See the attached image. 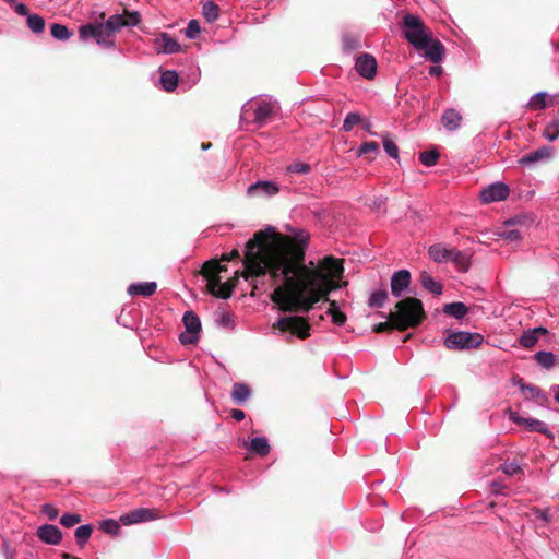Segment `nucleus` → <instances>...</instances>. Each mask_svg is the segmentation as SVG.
Listing matches in <instances>:
<instances>
[{
    "mask_svg": "<svg viewBox=\"0 0 559 559\" xmlns=\"http://www.w3.org/2000/svg\"><path fill=\"white\" fill-rule=\"evenodd\" d=\"M308 239L309 234L302 229L290 238L269 227L247 243L243 277L258 288L269 275L271 286H275L272 300L283 311L307 312L340 287L335 280L344 271L341 260L325 257L318 267L313 262L311 266L305 264Z\"/></svg>",
    "mask_w": 559,
    "mask_h": 559,
    "instance_id": "f257e3e1",
    "label": "nucleus"
},
{
    "mask_svg": "<svg viewBox=\"0 0 559 559\" xmlns=\"http://www.w3.org/2000/svg\"><path fill=\"white\" fill-rule=\"evenodd\" d=\"M400 28L407 43L417 51H423L421 56L433 62L439 63L445 57L443 44L433 37L431 29L417 15L406 13L400 22Z\"/></svg>",
    "mask_w": 559,
    "mask_h": 559,
    "instance_id": "f03ea898",
    "label": "nucleus"
},
{
    "mask_svg": "<svg viewBox=\"0 0 559 559\" xmlns=\"http://www.w3.org/2000/svg\"><path fill=\"white\" fill-rule=\"evenodd\" d=\"M425 317L423 304L414 297L405 298L396 304V311L389 314L390 320L400 330L418 325Z\"/></svg>",
    "mask_w": 559,
    "mask_h": 559,
    "instance_id": "7ed1b4c3",
    "label": "nucleus"
},
{
    "mask_svg": "<svg viewBox=\"0 0 559 559\" xmlns=\"http://www.w3.org/2000/svg\"><path fill=\"white\" fill-rule=\"evenodd\" d=\"M226 271V267L218 262L209 261L202 266V275L207 280V289L211 294L218 298L227 299L231 296L237 286L238 277L237 272L233 278L222 283L219 274Z\"/></svg>",
    "mask_w": 559,
    "mask_h": 559,
    "instance_id": "20e7f679",
    "label": "nucleus"
},
{
    "mask_svg": "<svg viewBox=\"0 0 559 559\" xmlns=\"http://www.w3.org/2000/svg\"><path fill=\"white\" fill-rule=\"evenodd\" d=\"M273 329H277L280 334L285 335L287 342L294 336L305 340L310 336V325L306 319L297 316H285L277 319L273 324Z\"/></svg>",
    "mask_w": 559,
    "mask_h": 559,
    "instance_id": "39448f33",
    "label": "nucleus"
},
{
    "mask_svg": "<svg viewBox=\"0 0 559 559\" xmlns=\"http://www.w3.org/2000/svg\"><path fill=\"white\" fill-rule=\"evenodd\" d=\"M484 341L479 333L465 331L451 332L444 340V345L449 349L462 350L478 347Z\"/></svg>",
    "mask_w": 559,
    "mask_h": 559,
    "instance_id": "423d86ee",
    "label": "nucleus"
},
{
    "mask_svg": "<svg viewBox=\"0 0 559 559\" xmlns=\"http://www.w3.org/2000/svg\"><path fill=\"white\" fill-rule=\"evenodd\" d=\"M186 332L181 333L179 340L181 344H194L199 338V332L201 330V321L193 311H187L182 318Z\"/></svg>",
    "mask_w": 559,
    "mask_h": 559,
    "instance_id": "0eeeda50",
    "label": "nucleus"
},
{
    "mask_svg": "<svg viewBox=\"0 0 559 559\" xmlns=\"http://www.w3.org/2000/svg\"><path fill=\"white\" fill-rule=\"evenodd\" d=\"M509 187L503 182H495L485 187L479 198L484 203H491L506 200L509 195Z\"/></svg>",
    "mask_w": 559,
    "mask_h": 559,
    "instance_id": "6e6552de",
    "label": "nucleus"
},
{
    "mask_svg": "<svg viewBox=\"0 0 559 559\" xmlns=\"http://www.w3.org/2000/svg\"><path fill=\"white\" fill-rule=\"evenodd\" d=\"M377 67V60L370 53H364L357 57L355 61V70L360 76L367 80H372L376 76Z\"/></svg>",
    "mask_w": 559,
    "mask_h": 559,
    "instance_id": "1a4fd4ad",
    "label": "nucleus"
},
{
    "mask_svg": "<svg viewBox=\"0 0 559 559\" xmlns=\"http://www.w3.org/2000/svg\"><path fill=\"white\" fill-rule=\"evenodd\" d=\"M155 519H157L155 510L146 508H140L120 516V521L124 525L148 522Z\"/></svg>",
    "mask_w": 559,
    "mask_h": 559,
    "instance_id": "9d476101",
    "label": "nucleus"
},
{
    "mask_svg": "<svg viewBox=\"0 0 559 559\" xmlns=\"http://www.w3.org/2000/svg\"><path fill=\"white\" fill-rule=\"evenodd\" d=\"M153 48L157 53L171 55L180 51L181 46L168 33H162L154 39Z\"/></svg>",
    "mask_w": 559,
    "mask_h": 559,
    "instance_id": "9b49d317",
    "label": "nucleus"
},
{
    "mask_svg": "<svg viewBox=\"0 0 559 559\" xmlns=\"http://www.w3.org/2000/svg\"><path fill=\"white\" fill-rule=\"evenodd\" d=\"M411 284V273L407 270H400L393 273L391 277V293L399 298Z\"/></svg>",
    "mask_w": 559,
    "mask_h": 559,
    "instance_id": "f8f14e48",
    "label": "nucleus"
},
{
    "mask_svg": "<svg viewBox=\"0 0 559 559\" xmlns=\"http://www.w3.org/2000/svg\"><path fill=\"white\" fill-rule=\"evenodd\" d=\"M250 109H253V120L259 124H263L274 112L275 104L271 100L261 99L254 104H250Z\"/></svg>",
    "mask_w": 559,
    "mask_h": 559,
    "instance_id": "ddd939ff",
    "label": "nucleus"
},
{
    "mask_svg": "<svg viewBox=\"0 0 559 559\" xmlns=\"http://www.w3.org/2000/svg\"><path fill=\"white\" fill-rule=\"evenodd\" d=\"M37 537L47 545H58L62 539V533L58 526L44 524L37 528Z\"/></svg>",
    "mask_w": 559,
    "mask_h": 559,
    "instance_id": "4468645a",
    "label": "nucleus"
},
{
    "mask_svg": "<svg viewBox=\"0 0 559 559\" xmlns=\"http://www.w3.org/2000/svg\"><path fill=\"white\" fill-rule=\"evenodd\" d=\"M510 419L519 425H523L525 429L528 431H537L540 433L549 432L548 425L542 420L534 418H524L515 412L510 414Z\"/></svg>",
    "mask_w": 559,
    "mask_h": 559,
    "instance_id": "2eb2a0df",
    "label": "nucleus"
},
{
    "mask_svg": "<svg viewBox=\"0 0 559 559\" xmlns=\"http://www.w3.org/2000/svg\"><path fill=\"white\" fill-rule=\"evenodd\" d=\"M280 191L276 182L260 180L249 186L247 193L249 195H275Z\"/></svg>",
    "mask_w": 559,
    "mask_h": 559,
    "instance_id": "dca6fc26",
    "label": "nucleus"
},
{
    "mask_svg": "<svg viewBox=\"0 0 559 559\" xmlns=\"http://www.w3.org/2000/svg\"><path fill=\"white\" fill-rule=\"evenodd\" d=\"M552 148L549 146H542L536 151L523 155L519 163L523 166H531L537 162L548 159L551 156Z\"/></svg>",
    "mask_w": 559,
    "mask_h": 559,
    "instance_id": "f3484780",
    "label": "nucleus"
},
{
    "mask_svg": "<svg viewBox=\"0 0 559 559\" xmlns=\"http://www.w3.org/2000/svg\"><path fill=\"white\" fill-rule=\"evenodd\" d=\"M157 284L155 282H138L128 286L127 292L130 296L151 297L155 294Z\"/></svg>",
    "mask_w": 559,
    "mask_h": 559,
    "instance_id": "a211bd4d",
    "label": "nucleus"
},
{
    "mask_svg": "<svg viewBox=\"0 0 559 559\" xmlns=\"http://www.w3.org/2000/svg\"><path fill=\"white\" fill-rule=\"evenodd\" d=\"M452 247H448L444 243H435L428 248L429 258L436 263H448Z\"/></svg>",
    "mask_w": 559,
    "mask_h": 559,
    "instance_id": "6ab92c4d",
    "label": "nucleus"
},
{
    "mask_svg": "<svg viewBox=\"0 0 559 559\" xmlns=\"http://www.w3.org/2000/svg\"><path fill=\"white\" fill-rule=\"evenodd\" d=\"M546 333L547 330L543 326L530 329L523 332V334L519 338V343L524 348H532L537 343L539 336Z\"/></svg>",
    "mask_w": 559,
    "mask_h": 559,
    "instance_id": "aec40b11",
    "label": "nucleus"
},
{
    "mask_svg": "<svg viewBox=\"0 0 559 559\" xmlns=\"http://www.w3.org/2000/svg\"><path fill=\"white\" fill-rule=\"evenodd\" d=\"M449 262L453 263L460 272H466L469 269V258L468 255L452 247V251L450 253Z\"/></svg>",
    "mask_w": 559,
    "mask_h": 559,
    "instance_id": "412c9836",
    "label": "nucleus"
},
{
    "mask_svg": "<svg viewBox=\"0 0 559 559\" xmlns=\"http://www.w3.org/2000/svg\"><path fill=\"white\" fill-rule=\"evenodd\" d=\"M461 121L462 116L455 109H447L441 117L443 127L449 131L456 130L460 127Z\"/></svg>",
    "mask_w": 559,
    "mask_h": 559,
    "instance_id": "4be33fe9",
    "label": "nucleus"
},
{
    "mask_svg": "<svg viewBox=\"0 0 559 559\" xmlns=\"http://www.w3.org/2000/svg\"><path fill=\"white\" fill-rule=\"evenodd\" d=\"M420 283L421 286L431 293L432 295L439 296L442 294L443 286L440 282H437L432 276H430L427 272H423L420 274Z\"/></svg>",
    "mask_w": 559,
    "mask_h": 559,
    "instance_id": "5701e85b",
    "label": "nucleus"
},
{
    "mask_svg": "<svg viewBox=\"0 0 559 559\" xmlns=\"http://www.w3.org/2000/svg\"><path fill=\"white\" fill-rule=\"evenodd\" d=\"M231 399L236 404H242L251 395V389L241 382H237L233 385Z\"/></svg>",
    "mask_w": 559,
    "mask_h": 559,
    "instance_id": "b1692460",
    "label": "nucleus"
},
{
    "mask_svg": "<svg viewBox=\"0 0 559 559\" xmlns=\"http://www.w3.org/2000/svg\"><path fill=\"white\" fill-rule=\"evenodd\" d=\"M443 312L455 319H462L467 314L468 309L464 302L456 301L444 305Z\"/></svg>",
    "mask_w": 559,
    "mask_h": 559,
    "instance_id": "393cba45",
    "label": "nucleus"
},
{
    "mask_svg": "<svg viewBox=\"0 0 559 559\" xmlns=\"http://www.w3.org/2000/svg\"><path fill=\"white\" fill-rule=\"evenodd\" d=\"M104 26L106 28V36L110 37L124 26V17L120 14H114L108 17Z\"/></svg>",
    "mask_w": 559,
    "mask_h": 559,
    "instance_id": "a878e982",
    "label": "nucleus"
},
{
    "mask_svg": "<svg viewBox=\"0 0 559 559\" xmlns=\"http://www.w3.org/2000/svg\"><path fill=\"white\" fill-rule=\"evenodd\" d=\"M160 84L167 92H173L178 85V74L174 70H166L160 74Z\"/></svg>",
    "mask_w": 559,
    "mask_h": 559,
    "instance_id": "bb28decb",
    "label": "nucleus"
},
{
    "mask_svg": "<svg viewBox=\"0 0 559 559\" xmlns=\"http://www.w3.org/2000/svg\"><path fill=\"white\" fill-rule=\"evenodd\" d=\"M534 359L536 360V362L539 366H542L546 369L552 368L556 364V355L552 352H545V350L537 352L534 355Z\"/></svg>",
    "mask_w": 559,
    "mask_h": 559,
    "instance_id": "cd10ccee",
    "label": "nucleus"
},
{
    "mask_svg": "<svg viewBox=\"0 0 559 559\" xmlns=\"http://www.w3.org/2000/svg\"><path fill=\"white\" fill-rule=\"evenodd\" d=\"M249 450L259 455H265L270 452V444L265 438L255 437L251 439Z\"/></svg>",
    "mask_w": 559,
    "mask_h": 559,
    "instance_id": "c85d7f7f",
    "label": "nucleus"
},
{
    "mask_svg": "<svg viewBox=\"0 0 559 559\" xmlns=\"http://www.w3.org/2000/svg\"><path fill=\"white\" fill-rule=\"evenodd\" d=\"M342 47L345 52H353L361 47L360 38L352 34H344L342 36Z\"/></svg>",
    "mask_w": 559,
    "mask_h": 559,
    "instance_id": "c756f323",
    "label": "nucleus"
},
{
    "mask_svg": "<svg viewBox=\"0 0 559 559\" xmlns=\"http://www.w3.org/2000/svg\"><path fill=\"white\" fill-rule=\"evenodd\" d=\"M386 289L374 290L370 294L368 305L371 308H382L388 299Z\"/></svg>",
    "mask_w": 559,
    "mask_h": 559,
    "instance_id": "7c9ffc66",
    "label": "nucleus"
},
{
    "mask_svg": "<svg viewBox=\"0 0 559 559\" xmlns=\"http://www.w3.org/2000/svg\"><path fill=\"white\" fill-rule=\"evenodd\" d=\"M93 532V526L91 524H84L79 526L75 530V539L79 546L83 547L87 540L90 539Z\"/></svg>",
    "mask_w": 559,
    "mask_h": 559,
    "instance_id": "2f4dec72",
    "label": "nucleus"
},
{
    "mask_svg": "<svg viewBox=\"0 0 559 559\" xmlns=\"http://www.w3.org/2000/svg\"><path fill=\"white\" fill-rule=\"evenodd\" d=\"M27 26L35 34H40L45 29V20L36 13H31L27 16Z\"/></svg>",
    "mask_w": 559,
    "mask_h": 559,
    "instance_id": "473e14b6",
    "label": "nucleus"
},
{
    "mask_svg": "<svg viewBox=\"0 0 559 559\" xmlns=\"http://www.w3.org/2000/svg\"><path fill=\"white\" fill-rule=\"evenodd\" d=\"M50 33L53 38L62 41L68 40L72 35L67 26L59 23H53L50 26Z\"/></svg>",
    "mask_w": 559,
    "mask_h": 559,
    "instance_id": "72a5a7b5",
    "label": "nucleus"
},
{
    "mask_svg": "<svg viewBox=\"0 0 559 559\" xmlns=\"http://www.w3.org/2000/svg\"><path fill=\"white\" fill-rule=\"evenodd\" d=\"M440 154L437 150L424 151L419 153V162L427 167L435 166L438 163Z\"/></svg>",
    "mask_w": 559,
    "mask_h": 559,
    "instance_id": "f704fd0d",
    "label": "nucleus"
},
{
    "mask_svg": "<svg viewBox=\"0 0 559 559\" xmlns=\"http://www.w3.org/2000/svg\"><path fill=\"white\" fill-rule=\"evenodd\" d=\"M218 5L214 2H206L203 4L202 13L207 22H214L218 19Z\"/></svg>",
    "mask_w": 559,
    "mask_h": 559,
    "instance_id": "c9c22d12",
    "label": "nucleus"
},
{
    "mask_svg": "<svg viewBox=\"0 0 559 559\" xmlns=\"http://www.w3.org/2000/svg\"><path fill=\"white\" fill-rule=\"evenodd\" d=\"M215 322L218 326L225 328V329H233L234 328V320L230 313L226 311H219L215 314Z\"/></svg>",
    "mask_w": 559,
    "mask_h": 559,
    "instance_id": "e433bc0d",
    "label": "nucleus"
},
{
    "mask_svg": "<svg viewBox=\"0 0 559 559\" xmlns=\"http://www.w3.org/2000/svg\"><path fill=\"white\" fill-rule=\"evenodd\" d=\"M361 121V116L358 112H348L343 121V130L349 132L355 126Z\"/></svg>",
    "mask_w": 559,
    "mask_h": 559,
    "instance_id": "4c0bfd02",
    "label": "nucleus"
},
{
    "mask_svg": "<svg viewBox=\"0 0 559 559\" xmlns=\"http://www.w3.org/2000/svg\"><path fill=\"white\" fill-rule=\"evenodd\" d=\"M100 530L110 535H117L120 531V525L112 519H107L100 522Z\"/></svg>",
    "mask_w": 559,
    "mask_h": 559,
    "instance_id": "58836bf2",
    "label": "nucleus"
},
{
    "mask_svg": "<svg viewBox=\"0 0 559 559\" xmlns=\"http://www.w3.org/2000/svg\"><path fill=\"white\" fill-rule=\"evenodd\" d=\"M546 96H547V93L545 92H539V93H536L534 94L531 99H530V106L531 108L533 109H544L546 108Z\"/></svg>",
    "mask_w": 559,
    "mask_h": 559,
    "instance_id": "ea45409f",
    "label": "nucleus"
},
{
    "mask_svg": "<svg viewBox=\"0 0 559 559\" xmlns=\"http://www.w3.org/2000/svg\"><path fill=\"white\" fill-rule=\"evenodd\" d=\"M287 173H295L300 175H307L311 171V166L304 162L290 164L286 167Z\"/></svg>",
    "mask_w": 559,
    "mask_h": 559,
    "instance_id": "a19ab883",
    "label": "nucleus"
},
{
    "mask_svg": "<svg viewBox=\"0 0 559 559\" xmlns=\"http://www.w3.org/2000/svg\"><path fill=\"white\" fill-rule=\"evenodd\" d=\"M328 313L331 314L332 321L336 325H343L346 321V316L336 309L335 301L331 302V308L329 309Z\"/></svg>",
    "mask_w": 559,
    "mask_h": 559,
    "instance_id": "79ce46f5",
    "label": "nucleus"
},
{
    "mask_svg": "<svg viewBox=\"0 0 559 559\" xmlns=\"http://www.w3.org/2000/svg\"><path fill=\"white\" fill-rule=\"evenodd\" d=\"M383 148L390 157L394 159L399 157V147L388 135L383 136Z\"/></svg>",
    "mask_w": 559,
    "mask_h": 559,
    "instance_id": "37998d69",
    "label": "nucleus"
},
{
    "mask_svg": "<svg viewBox=\"0 0 559 559\" xmlns=\"http://www.w3.org/2000/svg\"><path fill=\"white\" fill-rule=\"evenodd\" d=\"M544 136L549 141L554 142L559 136V121L555 120L549 123L544 132Z\"/></svg>",
    "mask_w": 559,
    "mask_h": 559,
    "instance_id": "c03bdc74",
    "label": "nucleus"
},
{
    "mask_svg": "<svg viewBox=\"0 0 559 559\" xmlns=\"http://www.w3.org/2000/svg\"><path fill=\"white\" fill-rule=\"evenodd\" d=\"M95 31H96V24H94V23H88V24L82 25L79 28L80 38L82 40H87L90 38H94Z\"/></svg>",
    "mask_w": 559,
    "mask_h": 559,
    "instance_id": "a18cd8bd",
    "label": "nucleus"
},
{
    "mask_svg": "<svg viewBox=\"0 0 559 559\" xmlns=\"http://www.w3.org/2000/svg\"><path fill=\"white\" fill-rule=\"evenodd\" d=\"M106 28L104 24H96V31L94 35V39L96 40V43L103 46H112V43H106Z\"/></svg>",
    "mask_w": 559,
    "mask_h": 559,
    "instance_id": "49530a36",
    "label": "nucleus"
},
{
    "mask_svg": "<svg viewBox=\"0 0 559 559\" xmlns=\"http://www.w3.org/2000/svg\"><path fill=\"white\" fill-rule=\"evenodd\" d=\"M501 471L506 475L513 476L521 472V465L516 461L504 462L501 465Z\"/></svg>",
    "mask_w": 559,
    "mask_h": 559,
    "instance_id": "de8ad7c7",
    "label": "nucleus"
},
{
    "mask_svg": "<svg viewBox=\"0 0 559 559\" xmlns=\"http://www.w3.org/2000/svg\"><path fill=\"white\" fill-rule=\"evenodd\" d=\"M80 522H81V516L76 513H66L60 519V523L64 527H72Z\"/></svg>",
    "mask_w": 559,
    "mask_h": 559,
    "instance_id": "09e8293b",
    "label": "nucleus"
},
{
    "mask_svg": "<svg viewBox=\"0 0 559 559\" xmlns=\"http://www.w3.org/2000/svg\"><path fill=\"white\" fill-rule=\"evenodd\" d=\"M186 36L190 39H194L200 34V25L197 20H191L185 29Z\"/></svg>",
    "mask_w": 559,
    "mask_h": 559,
    "instance_id": "8fccbe9b",
    "label": "nucleus"
},
{
    "mask_svg": "<svg viewBox=\"0 0 559 559\" xmlns=\"http://www.w3.org/2000/svg\"><path fill=\"white\" fill-rule=\"evenodd\" d=\"M379 145L376 142H365L358 148V156L367 155L369 153H377Z\"/></svg>",
    "mask_w": 559,
    "mask_h": 559,
    "instance_id": "3c124183",
    "label": "nucleus"
},
{
    "mask_svg": "<svg viewBox=\"0 0 559 559\" xmlns=\"http://www.w3.org/2000/svg\"><path fill=\"white\" fill-rule=\"evenodd\" d=\"M127 19L124 17V26H136L141 22V15L139 12H126Z\"/></svg>",
    "mask_w": 559,
    "mask_h": 559,
    "instance_id": "603ef678",
    "label": "nucleus"
},
{
    "mask_svg": "<svg viewBox=\"0 0 559 559\" xmlns=\"http://www.w3.org/2000/svg\"><path fill=\"white\" fill-rule=\"evenodd\" d=\"M43 512L48 516L49 520H56L59 514L58 509L52 504H44Z\"/></svg>",
    "mask_w": 559,
    "mask_h": 559,
    "instance_id": "864d4df0",
    "label": "nucleus"
},
{
    "mask_svg": "<svg viewBox=\"0 0 559 559\" xmlns=\"http://www.w3.org/2000/svg\"><path fill=\"white\" fill-rule=\"evenodd\" d=\"M522 390L530 391L534 399H539V397L544 396L542 390L538 386L533 385V384L522 385Z\"/></svg>",
    "mask_w": 559,
    "mask_h": 559,
    "instance_id": "5fc2aeb1",
    "label": "nucleus"
},
{
    "mask_svg": "<svg viewBox=\"0 0 559 559\" xmlns=\"http://www.w3.org/2000/svg\"><path fill=\"white\" fill-rule=\"evenodd\" d=\"M502 236L509 241H518L521 239V234L518 229H510L502 234Z\"/></svg>",
    "mask_w": 559,
    "mask_h": 559,
    "instance_id": "6e6d98bb",
    "label": "nucleus"
},
{
    "mask_svg": "<svg viewBox=\"0 0 559 559\" xmlns=\"http://www.w3.org/2000/svg\"><path fill=\"white\" fill-rule=\"evenodd\" d=\"M14 11L16 14L21 16H28L31 13L28 12L27 7L24 3H15Z\"/></svg>",
    "mask_w": 559,
    "mask_h": 559,
    "instance_id": "4d7b16f0",
    "label": "nucleus"
},
{
    "mask_svg": "<svg viewBox=\"0 0 559 559\" xmlns=\"http://www.w3.org/2000/svg\"><path fill=\"white\" fill-rule=\"evenodd\" d=\"M230 416H231V418H234L235 420H237V421H241V420H243V419H245L246 414H245V412H243V411H241V409L234 408V409H231V412H230Z\"/></svg>",
    "mask_w": 559,
    "mask_h": 559,
    "instance_id": "13d9d810",
    "label": "nucleus"
},
{
    "mask_svg": "<svg viewBox=\"0 0 559 559\" xmlns=\"http://www.w3.org/2000/svg\"><path fill=\"white\" fill-rule=\"evenodd\" d=\"M442 73V68L440 66H433L429 69V74L431 76H439Z\"/></svg>",
    "mask_w": 559,
    "mask_h": 559,
    "instance_id": "bf43d9fd",
    "label": "nucleus"
},
{
    "mask_svg": "<svg viewBox=\"0 0 559 559\" xmlns=\"http://www.w3.org/2000/svg\"><path fill=\"white\" fill-rule=\"evenodd\" d=\"M538 519H540L544 522H548L550 520V515L547 511H538Z\"/></svg>",
    "mask_w": 559,
    "mask_h": 559,
    "instance_id": "052dcab7",
    "label": "nucleus"
},
{
    "mask_svg": "<svg viewBox=\"0 0 559 559\" xmlns=\"http://www.w3.org/2000/svg\"><path fill=\"white\" fill-rule=\"evenodd\" d=\"M551 391L554 393L555 400L559 403V384L552 385Z\"/></svg>",
    "mask_w": 559,
    "mask_h": 559,
    "instance_id": "680f3d73",
    "label": "nucleus"
},
{
    "mask_svg": "<svg viewBox=\"0 0 559 559\" xmlns=\"http://www.w3.org/2000/svg\"><path fill=\"white\" fill-rule=\"evenodd\" d=\"M386 325H388V323H380V324L377 326L376 331H377V332H381V331H383V330L386 328Z\"/></svg>",
    "mask_w": 559,
    "mask_h": 559,
    "instance_id": "e2e57ef3",
    "label": "nucleus"
},
{
    "mask_svg": "<svg viewBox=\"0 0 559 559\" xmlns=\"http://www.w3.org/2000/svg\"><path fill=\"white\" fill-rule=\"evenodd\" d=\"M210 146H211V143H207V144L203 143L202 144V150H207V148H210Z\"/></svg>",
    "mask_w": 559,
    "mask_h": 559,
    "instance_id": "0e129e2a",
    "label": "nucleus"
},
{
    "mask_svg": "<svg viewBox=\"0 0 559 559\" xmlns=\"http://www.w3.org/2000/svg\"><path fill=\"white\" fill-rule=\"evenodd\" d=\"M8 3H10L13 8L15 5V3H17L15 0H7Z\"/></svg>",
    "mask_w": 559,
    "mask_h": 559,
    "instance_id": "69168bd1",
    "label": "nucleus"
},
{
    "mask_svg": "<svg viewBox=\"0 0 559 559\" xmlns=\"http://www.w3.org/2000/svg\"><path fill=\"white\" fill-rule=\"evenodd\" d=\"M515 223H518V218H514V219L509 221V222H508V225H512V224H515Z\"/></svg>",
    "mask_w": 559,
    "mask_h": 559,
    "instance_id": "338daca9",
    "label": "nucleus"
}]
</instances>
